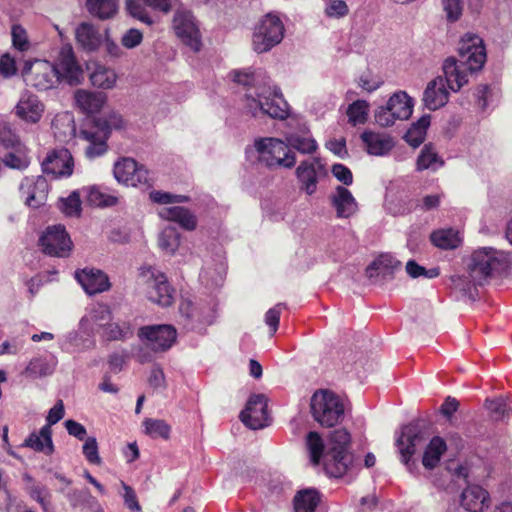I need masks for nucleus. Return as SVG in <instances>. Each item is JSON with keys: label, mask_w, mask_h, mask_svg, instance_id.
<instances>
[{"label": "nucleus", "mask_w": 512, "mask_h": 512, "mask_svg": "<svg viewBox=\"0 0 512 512\" xmlns=\"http://www.w3.org/2000/svg\"><path fill=\"white\" fill-rule=\"evenodd\" d=\"M442 71L444 84L452 92H458L469 82V76L475 72L455 57H448L444 60Z\"/></svg>", "instance_id": "obj_18"}, {"label": "nucleus", "mask_w": 512, "mask_h": 512, "mask_svg": "<svg viewBox=\"0 0 512 512\" xmlns=\"http://www.w3.org/2000/svg\"><path fill=\"white\" fill-rule=\"evenodd\" d=\"M0 145L5 149H13L23 145L19 137L12 131L9 123H0Z\"/></svg>", "instance_id": "obj_63"}, {"label": "nucleus", "mask_w": 512, "mask_h": 512, "mask_svg": "<svg viewBox=\"0 0 512 512\" xmlns=\"http://www.w3.org/2000/svg\"><path fill=\"white\" fill-rule=\"evenodd\" d=\"M257 160L269 169H291L296 164V155L288 149L285 139L262 137L254 141Z\"/></svg>", "instance_id": "obj_4"}, {"label": "nucleus", "mask_w": 512, "mask_h": 512, "mask_svg": "<svg viewBox=\"0 0 512 512\" xmlns=\"http://www.w3.org/2000/svg\"><path fill=\"white\" fill-rule=\"evenodd\" d=\"M65 415L64 404L62 400H58L56 404L49 410L46 417V425L41 428V435L52 448V431L51 426L58 423Z\"/></svg>", "instance_id": "obj_47"}, {"label": "nucleus", "mask_w": 512, "mask_h": 512, "mask_svg": "<svg viewBox=\"0 0 512 512\" xmlns=\"http://www.w3.org/2000/svg\"><path fill=\"white\" fill-rule=\"evenodd\" d=\"M60 85L77 86L84 80V70L77 61L71 45H63L53 62Z\"/></svg>", "instance_id": "obj_13"}, {"label": "nucleus", "mask_w": 512, "mask_h": 512, "mask_svg": "<svg viewBox=\"0 0 512 512\" xmlns=\"http://www.w3.org/2000/svg\"><path fill=\"white\" fill-rule=\"evenodd\" d=\"M57 365L55 357H36L33 358L25 369V374L33 379L51 375Z\"/></svg>", "instance_id": "obj_38"}, {"label": "nucleus", "mask_w": 512, "mask_h": 512, "mask_svg": "<svg viewBox=\"0 0 512 512\" xmlns=\"http://www.w3.org/2000/svg\"><path fill=\"white\" fill-rule=\"evenodd\" d=\"M73 166V157L65 148L48 153L42 162L43 172L52 175L54 178L70 176L73 172Z\"/></svg>", "instance_id": "obj_21"}, {"label": "nucleus", "mask_w": 512, "mask_h": 512, "mask_svg": "<svg viewBox=\"0 0 512 512\" xmlns=\"http://www.w3.org/2000/svg\"><path fill=\"white\" fill-rule=\"evenodd\" d=\"M311 412L320 425L333 427L344 418L345 408L338 395L328 390H320L311 398Z\"/></svg>", "instance_id": "obj_6"}, {"label": "nucleus", "mask_w": 512, "mask_h": 512, "mask_svg": "<svg viewBox=\"0 0 512 512\" xmlns=\"http://www.w3.org/2000/svg\"><path fill=\"white\" fill-rule=\"evenodd\" d=\"M3 163L6 167L11 169H26L30 164V160L27 156V151L24 144L11 149V151L5 155Z\"/></svg>", "instance_id": "obj_50"}, {"label": "nucleus", "mask_w": 512, "mask_h": 512, "mask_svg": "<svg viewBox=\"0 0 512 512\" xmlns=\"http://www.w3.org/2000/svg\"><path fill=\"white\" fill-rule=\"evenodd\" d=\"M159 247L168 254H173L180 243V234L172 225H167L159 234Z\"/></svg>", "instance_id": "obj_51"}, {"label": "nucleus", "mask_w": 512, "mask_h": 512, "mask_svg": "<svg viewBox=\"0 0 512 512\" xmlns=\"http://www.w3.org/2000/svg\"><path fill=\"white\" fill-rule=\"evenodd\" d=\"M38 245L49 256L65 258L70 255L73 243L63 225L48 226L40 235Z\"/></svg>", "instance_id": "obj_12"}, {"label": "nucleus", "mask_w": 512, "mask_h": 512, "mask_svg": "<svg viewBox=\"0 0 512 512\" xmlns=\"http://www.w3.org/2000/svg\"><path fill=\"white\" fill-rule=\"evenodd\" d=\"M361 139L367 152L375 156L386 155L394 146L392 137L385 133L364 131Z\"/></svg>", "instance_id": "obj_31"}, {"label": "nucleus", "mask_w": 512, "mask_h": 512, "mask_svg": "<svg viewBox=\"0 0 512 512\" xmlns=\"http://www.w3.org/2000/svg\"><path fill=\"white\" fill-rule=\"evenodd\" d=\"M20 193L25 197V204L32 208L43 205L47 199L49 185L42 175L25 177L19 186Z\"/></svg>", "instance_id": "obj_20"}, {"label": "nucleus", "mask_w": 512, "mask_h": 512, "mask_svg": "<svg viewBox=\"0 0 512 512\" xmlns=\"http://www.w3.org/2000/svg\"><path fill=\"white\" fill-rule=\"evenodd\" d=\"M428 439L429 433L425 424L421 421H415L402 427L401 434L396 439V446L401 461L409 472L412 473L413 467H415L412 456L426 445Z\"/></svg>", "instance_id": "obj_7"}, {"label": "nucleus", "mask_w": 512, "mask_h": 512, "mask_svg": "<svg viewBox=\"0 0 512 512\" xmlns=\"http://www.w3.org/2000/svg\"><path fill=\"white\" fill-rule=\"evenodd\" d=\"M331 203L339 218H348L357 211V202L344 186H337L331 195Z\"/></svg>", "instance_id": "obj_32"}, {"label": "nucleus", "mask_w": 512, "mask_h": 512, "mask_svg": "<svg viewBox=\"0 0 512 512\" xmlns=\"http://www.w3.org/2000/svg\"><path fill=\"white\" fill-rule=\"evenodd\" d=\"M448 99L449 91L445 87L442 76L430 81L423 93L424 106L430 111H435L444 106Z\"/></svg>", "instance_id": "obj_27"}, {"label": "nucleus", "mask_w": 512, "mask_h": 512, "mask_svg": "<svg viewBox=\"0 0 512 512\" xmlns=\"http://www.w3.org/2000/svg\"><path fill=\"white\" fill-rule=\"evenodd\" d=\"M441 4L448 22L453 23L461 18L464 9L463 0H441Z\"/></svg>", "instance_id": "obj_62"}, {"label": "nucleus", "mask_w": 512, "mask_h": 512, "mask_svg": "<svg viewBox=\"0 0 512 512\" xmlns=\"http://www.w3.org/2000/svg\"><path fill=\"white\" fill-rule=\"evenodd\" d=\"M29 496L41 506L43 512H48L50 506V493L43 485L32 484L27 489Z\"/></svg>", "instance_id": "obj_61"}, {"label": "nucleus", "mask_w": 512, "mask_h": 512, "mask_svg": "<svg viewBox=\"0 0 512 512\" xmlns=\"http://www.w3.org/2000/svg\"><path fill=\"white\" fill-rule=\"evenodd\" d=\"M458 60L466 64L472 71H480L487 59L483 39L474 33L464 34L458 44Z\"/></svg>", "instance_id": "obj_14"}, {"label": "nucleus", "mask_w": 512, "mask_h": 512, "mask_svg": "<svg viewBox=\"0 0 512 512\" xmlns=\"http://www.w3.org/2000/svg\"><path fill=\"white\" fill-rule=\"evenodd\" d=\"M104 101L105 97L101 93L86 90H77L75 93L77 106L86 114H93L100 111Z\"/></svg>", "instance_id": "obj_36"}, {"label": "nucleus", "mask_w": 512, "mask_h": 512, "mask_svg": "<svg viewBox=\"0 0 512 512\" xmlns=\"http://www.w3.org/2000/svg\"><path fill=\"white\" fill-rule=\"evenodd\" d=\"M283 137L291 151L297 150L301 154H312L318 148L317 142L305 126H302L298 131H286Z\"/></svg>", "instance_id": "obj_26"}, {"label": "nucleus", "mask_w": 512, "mask_h": 512, "mask_svg": "<svg viewBox=\"0 0 512 512\" xmlns=\"http://www.w3.org/2000/svg\"><path fill=\"white\" fill-rule=\"evenodd\" d=\"M21 74L25 83L38 91H48L60 85L56 67L46 59L26 60Z\"/></svg>", "instance_id": "obj_8"}, {"label": "nucleus", "mask_w": 512, "mask_h": 512, "mask_svg": "<svg viewBox=\"0 0 512 512\" xmlns=\"http://www.w3.org/2000/svg\"><path fill=\"white\" fill-rule=\"evenodd\" d=\"M226 275V263L222 256L217 255L216 259L206 262L199 275L202 285L208 289L222 286Z\"/></svg>", "instance_id": "obj_25"}, {"label": "nucleus", "mask_w": 512, "mask_h": 512, "mask_svg": "<svg viewBox=\"0 0 512 512\" xmlns=\"http://www.w3.org/2000/svg\"><path fill=\"white\" fill-rule=\"evenodd\" d=\"M44 106L37 96L31 93L22 94L15 107V112L19 118L26 122L36 123L40 120Z\"/></svg>", "instance_id": "obj_28"}, {"label": "nucleus", "mask_w": 512, "mask_h": 512, "mask_svg": "<svg viewBox=\"0 0 512 512\" xmlns=\"http://www.w3.org/2000/svg\"><path fill=\"white\" fill-rule=\"evenodd\" d=\"M117 75L111 68L103 65H96L90 74V81L93 86L101 89H111L116 83Z\"/></svg>", "instance_id": "obj_44"}, {"label": "nucleus", "mask_w": 512, "mask_h": 512, "mask_svg": "<svg viewBox=\"0 0 512 512\" xmlns=\"http://www.w3.org/2000/svg\"><path fill=\"white\" fill-rule=\"evenodd\" d=\"M405 268H406L407 274L411 278L423 277V278H426V279H433V278L438 277L439 274H440L439 268L434 267V268H431V269H426L425 267L419 265L414 260H409L406 263V267Z\"/></svg>", "instance_id": "obj_56"}, {"label": "nucleus", "mask_w": 512, "mask_h": 512, "mask_svg": "<svg viewBox=\"0 0 512 512\" xmlns=\"http://www.w3.org/2000/svg\"><path fill=\"white\" fill-rule=\"evenodd\" d=\"M446 449V443L441 437H433L430 440L429 444L426 446L422 459L423 466L426 469L435 468L438 465L441 456L444 454Z\"/></svg>", "instance_id": "obj_40"}, {"label": "nucleus", "mask_w": 512, "mask_h": 512, "mask_svg": "<svg viewBox=\"0 0 512 512\" xmlns=\"http://www.w3.org/2000/svg\"><path fill=\"white\" fill-rule=\"evenodd\" d=\"M23 447H28L37 452H44L47 455H50L54 451V445L52 444V448L49 447L46 440L41 435V429L39 433H31L22 444Z\"/></svg>", "instance_id": "obj_60"}, {"label": "nucleus", "mask_w": 512, "mask_h": 512, "mask_svg": "<svg viewBox=\"0 0 512 512\" xmlns=\"http://www.w3.org/2000/svg\"><path fill=\"white\" fill-rule=\"evenodd\" d=\"M430 239L435 246L441 249H454L461 242L458 231L452 228L434 231Z\"/></svg>", "instance_id": "obj_46"}, {"label": "nucleus", "mask_w": 512, "mask_h": 512, "mask_svg": "<svg viewBox=\"0 0 512 512\" xmlns=\"http://www.w3.org/2000/svg\"><path fill=\"white\" fill-rule=\"evenodd\" d=\"M476 105L483 113H487L495 108L499 98L498 91L488 85H479L474 93Z\"/></svg>", "instance_id": "obj_42"}, {"label": "nucleus", "mask_w": 512, "mask_h": 512, "mask_svg": "<svg viewBox=\"0 0 512 512\" xmlns=\"http://www.w3.org/2000/svg\"><path fill=\"white\" fill-rule=\"evenodd\" d=\"M417 170L437 171L444 165V160L438 155L435 146L432 143L425 144L417 158Z\"/></svg>", "instance_id": "obj_35"}, {"label": "nucleus", "mask_w": 512, "mask_h": 512, "mask_svg": "<svg viewBox=\"0 0 512 512\" xmlns=\"http://www.w3.org/2000/svg\"><path fill=\"white\" fill-rule=\"evenodd\" d=\"M351 436L346 429L331 432L328 448L324 455V469L332 477H342L353 462L350 453Z\"/></svg>", "instance_id": "obj_3"}, {"label": "nucleus", "mask_w": 512, "mask_h": 512, "mask_svg": "<svg viewBox=\"0 0 512 512\" xmlns=\"http://www.w3.org/2000/svg\"><path fill=\"white\" fill-rule=\"evenodd\" d=\"M95 333L87 327L78 325V330H73L58 339L59 347L67 353L82 352L95 345Z\"/></svg>", "instance_id": "obj_23"}, {"label": "nucleus", "mask_w": 512, "mask_h": 512, "mask_svg": "<svg viewBox=\"0 0 512 512\" xmlns=\"http://www.w3.org/2000/svg\"><path fill=\"white\" fill-rule=\"evenodd\" d=\"M173 27L184 45L193 52L200 51L202 47L201 34L190 12L176 11L173 18Z\"/></svg>", "instance_id": "obj_15"}, {"label": "nucleus", "mask_w": 512, "mask_h": 512, "mask_svg": "<svg viewBox=\"0 0 512 512\" xmlns=\"http://www.w3.org/2000/svg\"><path fill=\"white\" fill-rule=\"evenodd\" d=\"M87 200L91 205L95 206H113L117 203V198L108 195L98 187H90L87 193Z\"/></svg>", "instance_id": "obj_58"}, {"label": "nucleus", "mask_w": 512, "mask_h": 512, "mask_svg": "<svg viewBox=\"0 0 512 512\" xmlns=\"http://www.w3.org/2000/svg\"><path fill=\"white\" fill-rule=\"evenodd\" d=\"M401 263L389 254L380 255L366 269L367 277L373 282L378 283L391 279L395 269L399 268Z\"/></svg>", "instance_id": "obj_24"}, {"label": "nucleus", "mask_w": 512, "mask_h": 512, "mask_svg": "<svg viewBox=\"0 0 512 512\" xmlns=\"http://www.w3.org/2000/svg\"><path fill=\"white\" fill-rule=\"evenodd\" d=\"M114 177L119 183L137 187L149 182L148 171L132 158H123L114 165Z\"/></svg>", "instance_id": "obj_16"}, {"label": "nucleus", "mask_w": 512, "mask_h": 512, "mask_svg": "<svg viewBox=\"0 0 512 512\" xmlns=\"http://www.w3.org/2000/svg\"><path fill=\"white\" fill-rule=\"evenodd\" d=\"M97 126L104 137L109 136L113 129H121L124 127V120L119 113L111 112L105 119H98Z\"/></svg>", "instance_id": "obj_55"}, {"label": "nucleus", "mask_w": 512, "mask_h": 512, "mask_svg": "<svg viewBox=\"0 0 512 512\" xmlns=\"http://www.w3.org/2000/svg\"><path fill=\"white\" fill-rule=\"evenodd\" d=\"M83 138L89 142V145L85 149V154L88 158L94 159L102 156L107 151V137L103 134L95 133L89 130H83L81 132Z\"/></svg>", "instance_id": "obj_43"}, {"label": "nucleus", "mask_w": 512, "mask_h": 512, "mask_svg": "<svg viewBox=\"0 0 512 512\" xmlns=\"http://www.w3.org/2000/svg\"><path fill=\"white\" fill-rule=\"evenodd\" d=\"M158 214L162 219L175 222L186 230H193L197 225L195 215L184 207L174 206L162 208L159 210Z\"/></svg>", "instance_id": "obj_33"}, {"label": "nucleus", "mask_w": 512, "mask_h": 512, "mask_svg": "<svg viewBox=\"0 0 512 512\" xmlns=\"http://www.w3.org/2000/svg\"><path fill=\"white\" fill-rule=\"evenodd\" d=\"M149 198L152 202L165 205L172 203H185L190 200L188 196L173 194L170 192L153 190L149 193Z\"/></svg>", "instance_id": "obj_57"}, {"label": "nucleus", "mask_w": 512, "mask_h": 512, "mask_svg": "<svg viewBox=\"0 0 512 512\" xmlns=\"http://www.w3.org/2000/svg\"><path fill=\"white\" fill-rule=\"evenodd\" d=\"M320 502V494L314 488H308L297 492L293 505L295 512H315Z\"/></svg>", "instance_id": "obj_39"}, {"label": "nucleus", "mask_w": 512, "mask_h": 512, "mask_svg": "<svg viewBox=\"0 0 512 512\" xmlns=\"http://www.w3.org/2000/svg\"><path fill=\"white\" fill-rule=\"evenodd\" d=\"M369 103L366 100H356L347 108L348 121L352 125L364 124L368 119Z\"/></svg>", "instance_id": "obj_52"}, {"label": "nucleus", "mask_w": 512, "mask_h": 512, "mask_svg": "<svg viewBox=\"0 0 512 512\" xmlns=\"http://www.w3.org/2000/svg\"><path fill=\"white\" fill-rule=\"evenodd\" d=\"M507 256L492 247L478 248L470 256L467 273L476 283L485 284L495 273L503 270Z\"/></svg>", "instance_id": "obj_5"}, {"label": "nucleus", "mask_w": 512, "mask_h": 512, "mask_svg": "<svg viewBox=\"0 0 512 512\" xmlns=\"http://www.w3.org/2000/svg\"><path fill=\"white\" fill-rule=\"evenodd\" d=\"M231 79L246 87L244 94V110L252 117L269 116L273 119L284 120L289 115V105L277 86L270 82L260 83L254 73L234 70L230 72Z\"/></svg>", "instance_id": "obj_1"}, {"label": "nucleus", "mask_w": 512, "mask_h": 512, "mask_svg": "<svg viewBox=\"0 0 512 512\" xmlns=\"http://www.w3.org/2000/svg\"><path fill=\"white\" fill-rule=\"evenodd\" d=\"M86 7L91 15L101 20L114 17L118 11L117 0H87Z\"/></svg>", "instance_id": "obj_41"}, {"label": "nucleus", "mask_w": 512, "mask_h": 512, "mask_svg": "<svg viewBox=\"0 0 512 512\" xmlns=\"http://www.w3.org/2000/svg\"><path fill=\"white\" fill-rule=\"evenodd\" d=\"M181 323L188 331L204 334L216 319L215 306L211 303H193L182 300L179 305Z\"/></svg>", "instance_id": "obj_9"}, {"label": "nucleus", "mask_w": 512, "mask_h": 512, "mask_svg": "<svg viewBox=\"0 0 512 512\" xmlns=\"http://www.w3.org/2000/svg\"><path fill=\"white\" fill-rule=\"evenodd\" d=\"M140 277L147 285V297L150 301L168 307L174 301V290L169 285L167 277L154 267H142Z\"/></svg>", "instance_id": "obj_11"}, {"label": "nucleus", "mask_w": 512, "mask_h": 512, "mask_svg": "<svg viewBox=\"0 0 512 512\" xmlns=\"http://www.w3.org/2000/svg\"><path fill=\"white\" fill-rule=\"evenodd\" d=\"M284 37L281 19L272 13L265 15L255 26L252 38L253 49L265 53L278 45Z\"/></svg>", "instance_id": "obj_10"}, {"label": "nucleus", "mask_w": 512, "mask_h": 512, "mask_svg": "<svg viewBox=\"0 0 512 512\" xmlns=\"http://www.w3.org/2000/svg\"><path fill=\"white\" fill-rule=\"evenodd\" d=\"M77 42L86 51H95L103 42V35L91 24L82 23L76 29Z\"/></svg>", "instance_id": "obj_34"}, {"label": "nucleus", "mask_w": 512, "mask_h": 512, "mask_svg": "<svg viewBox=\"0 0 512 512\" xmlns=\"http://www.w3.org/2000/svg\"><path fill=\"white\" fill-rule=\"evenodd\" d=\"M306 446L310 455L311 462L314 465H318L320 459L322 457L324 458L325 455V445L321 436L317 432H309L306 438Z\"/></svg>", "instance_id": "obj_53"}, {"label": "nucleus", "mask_w": 512, "mask_h": 512, "mask_svg": "<svg viewBox=\"0 0 512 512\" xmlns=\"http://www.w3.org/2000/svg\"><path fill=\"white\" fill-rule=\"evenodd\" d=\"M144 432L153 439L168 440L171 434V426L162 419L147 418L143 421Z\"/></svg>", "instance_id": "obj_49"}, {"label": "nucleus", "mask_w": 512, "mask_h": 512, "mask_svg": "<svg viewBox=\"0 0 512 512\" xmlns=\"http://www.w3.org/2000/svg\"><path fill=\"white\" fill-rule=\"evenodd\" d=\"M326 174V169L320 158L302 161L296 168V177L301 190L312 195L317 190L318 179Z\"/></svg>", "instance_id": "obj_19"}, {"label": "nucleus", "mask_w": 512, "mask_h": 512, "mask_svg": "<svg viewBox=\"0 0 512 512\" xmlns=\"http://www.w3.org/2000/svg\"><path fill=\"white\" fill-rule=\"evenodd\" d=\"M451 284L453 289L460 292L463 297H468L472 301L476 299V287L482 285L480 283H476L469 274L452 276Z\"/></svg>", "instance_id": "obj_48"}, {"label": "nucleus", "mask_w": 512, "mask_h": 512, "mask_svg": "<svg viewBox=\"0 0 512 512\" xmlns=\"http://www.w3.org/2000/svg\"><path fill=\"white\" fill-rule=\"evenodd\" d=\"M461 505L470 512H481L489 505V494L479 485H470L461 495Z\"/></svg>", "instance_id": "obj_30"}, {"label": "nucleus", "mask_w": 512, "mask_h": 512, "mask_svg": "<svg viewBox=\"0 0 512 512\" xmlns=\"http://www.w3.org/2000/svg\"><path fill=\"white\" fill-rule=\"evenodd\" d=\"M105 336L108 340H124L133 334L132 327L127 322L110 323L104 327Z\"/></svg>", "instance_id": "obj_54"}, {"label": "nucleus", "mask_w": 512, "mask_h": 512, "mask_svg": "<svg viewBox=\"0 0 512 512\" xmlns=\"http://www.w3.org/2000/svg\"><path fill=\"white\" fill-rule=\"evenodd\" d=\"M240 419L248 428L257 430L268 425L267 401L263 394L250 396Z\"/></svg>", "instance_id": "obj_17"}, {"label": "nucleus", "mask_w": 512, "mask_h": 512, "mask_svg": "<svg viewBox=\"0 0 512 512\" xmlns=\"http://www.w3.org/2000/svg\"><path fill=\"white\" fill-rule=\"evenodd\" d=\"M126 9L128 13L146 25H152L153 19L142 5L141 0H126Z\"/></svg>", "instance_id": "obj_59"}, {"label": "nucleus", "mask_w": 512, "mask_h": 512, "mask_svg": "<svg viewBox=\"0 0 512 512\" xmlns=\"http://www.w3.org/2000/svg\"><path fill=\"white\" fill-rule=\"evenodd\" d=\"M112 319L111 310L103 303L93 304L80 319V326L90 328L96 333L98 328H104Z\"/></svg>", "instance_id": "obj_29"}, {"label": "nucleus", "mask_w": 512, "mask_h": 512, "mask_svg": "<svg viewBox=\"0 0 512 512\" xmlns=\"http://www.w3.org/2000/svg\"><path fill=\"white\" fill-rule=\"evenodd\" d=\"M387 104L397 120H406L412 114L413 102L406 92L400 91L394 93L389 98Z\"/></svg>", "instance_id": "obj_37"}, {"label": "nucleus", "mask_w": 512, "mask_h": 512, "mask_svg": "<svg viewBox=\"0 0 512 512\" xmlns=\"http://www.w3.org/2000/svg\"><path fill=\"white\" fill-rule=\"evenodd\" d=\"M60 208L67 216H78L81 210L78 192L74 191L66 199H63Z\"/></svg>", "instance_id": "obj_64"}, {"label": "nucleus", "mask_w": 512, "mask_h": 512, "mask_svg": "<svg viewBox=\"0 0 512 512\" xmlns=\"http://www.w3.org/2000/svg\"><path fill=\"white\" fill-rule=\"evenodd\" d=\"M75 279L88 295L108 291L111 287L109 277L100 269L84 268L75 272Z\"/></svg>", "instance_id": "obj_22"}, {"label": "nucleus", "mask_w": 512, "mask_h": 512, "mask_svg": "<svg viewBox=\"0 0 512 512\" xmlns=\"http://www.w3.org/2000/svg\"><path fill=\"white\" fill-rule=\"evenodd\" d=\"M138 336L142 341L136 358L140 363L151 362L156 352H164L174 344L177 332L169 324L143 326L138 331Z\"/></svg>", "instance_id": "obj_2"}, {"label": "nucleus", "mask_w": 512, "mask_h": 512, "mask_svg": "<svg viewBox=\"0 0 512 512\" xmlns=\"http://www.w3.org/2000/svg\"><path fill=\"white\" fill-rule=\"evenodd\" d=\"M12 47L20 53L35 50L36 44L30 39L27 30L20 24L11 27Z\"/></svg>", "instance_id": "obj_45"}]
</instances>
